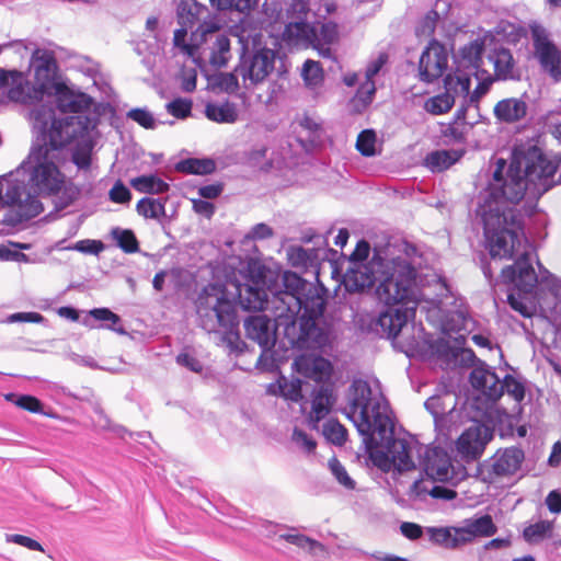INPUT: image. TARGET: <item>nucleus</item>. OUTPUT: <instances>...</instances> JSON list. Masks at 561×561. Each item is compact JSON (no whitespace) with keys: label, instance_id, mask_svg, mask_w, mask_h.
Instances as JSON below:
<instances>
[{"label":"nucleus","instance_id":"nucleus-1","mask_svg":"<svg viewBox=\"0 0 561 561\" xmlns=\"http://www.w3.org/2000/svg\"><path fill=\"white\" fill-rule=\"evenodd\" d=\"M390 407L381 393H374L370 385L363 379L353 381L350 388L348 419L363 437L366 451L373 462L382 470H389L393 462L389 451L379 447L388 445L393 435Z\"/></svg>","mask_w":561,"mask_h":561},{"label":"nucleus","instance_id":"nucleus-2","mask_svg":"<svg viewBox=\"0 0 561 561\" xmlns=\"http://www.w3.org/2000/svg\"><path fill=\"white\" fill-rule=\"evenodd\" d=\"M485 248L492 259L512 260L526 241L523 216L513 208L482 206Z\"/></svg>","mask_w":561,"mask_h":561},{"label":"nucleus","instance_id":"nucleus-3","mask_svg":"<svg viewBox=\"0 0 561 561\" xmlns=\"http://www.w3.org/2000/svg\"><path fill=\"white\" fill-rule=\"evenodd\" d=\"M383 270H379V283L376 294L380 301L387 306H409L414 309L417 302V271L415 266L401 256L386 260V263H379Z\"/></svg>","mask_w":561,"mask_h":561},{"label":"nucleus","instance_id":"nucleus-4","mask_svg":"<svg viewBox=\"0 0 561 561\" xmlns=\"http://www.w3.org/2000/svg\"><path fill=\"white\" fill-rule=\"evenodd\" d=\"M56 154H49V148L45 145H33L28 154V161L33 164L30 180L37 194L55 196L62 188L72 201L79 195V188L70 183L66 185V176L55 163Z\"/></svg>","mask_w":561,"mask_h":561},{"label":"nucleus","instance_id":"nucleus-5","mask_svg":"<svg viewBox=\"0 0 561 561\" xmlns=\"http://www.w3.org/2000/svg\"><path fill=\"white\" fill-rule=\"evenodd\" d=\"M199 325L208 333L238 324L234 304L218 285H207L196 300Z\"/></svg>","mask_w":561,"mask_h":561},{"label":"nucleus","instance_id":"nucleus-6","mask_svg":"<svg viewBox=\"0 0 561 561\" xmlns=\"http://www.w3.org/2000/svg\"><path fill=\"white\" fill-rule=\"evenodd\" d=\"M282 289L274 294L271 304L273 305L276 319L294 323L300 312V299L310 287L297 273L286 271L282 275Z\"/></svg>","mask_w":561,"mask_h":561},{"label":"nucleus","instance_id":"nucleus-7","mask_svg":"<svg viewBox=\"0 0 561 561\" xmlns=\"http://www.w3.org/2000/svg\"><path fill=\"white\" fill-rule=\"evenodd\" d=\"M493 179L499 185L492 187L490 197L484 205L489 202L492 207H500L497 203L500 197L505 202L518 204L527 193L530 195V184L522 173L520 161L511 162L504 179L501 176V169H496Z\"/></svg>","mask_w":561,"mask_h":561},{"label":"nucleus","instance_id":"nucleus-8","mask_svg":"<svg viewBox=\"0 0 561 561\" xmlns=\"http://www.w3.org/2000/svg\"><path fill=\"white\" fill-rule=\"evenodd\" d=\"M520 162L522 173L530 184V196L539 198L552 186L550 180L558 164L536 148L529 150Z\"/></svg>","mask_w":561,"mask_h":561},{"label":"nucleus","instance_id":"nucleus-9","mask_svg":"<svg viewBox=\"0 0 561 561\" xmlns=\"http://www.w3.org/2000/svg\"><path fill=\"white\" fill-rule=\"evenodd\" d=\"M0 205L14 208L21 219L36 217L43 210L37 196L32 195L22 181L0 182Z\"/></svg>","mask_w":561,"mask_h":561},{"label":"nucleus","instance_id":"nucleus-10","mask_svg":"<svg viewBox=\"0 0 561 561\" xmlns=\"http://www.w3.org/2000/svg\"><path fill=\"white\" fill-rule=\"evenodd\" d=\"M535 56L540 66L554 81L561 80V49L549 38L541 26L531 27Z\"/></svg>","mask_w":561,"mask_h":561},{"label":"nucleus","instance_id":"nucleus-11","mask_svg":"<svg viewBox=\"0 0 561 561\" xmlns=\"http://www.w3.org/2000/svg\"><path fill=\"white\" fill-rule=\"evenodd\" d=\"M36 92L51 95L61 81H58V64L53 51H36L33 57Z\"/></svg>","mask_w":561,"mask_h":561},{"label":"nucleus","instance_id":"nucleus-12","mask_svg":"<svg viewBox=\"0 0 561 561\" xmlns=\"http://www.w3.org/2000/svg\"><path fill=\"white\" fill-rule=\"evenodd\" d=\"M387 259L375 253L367 264L351 265L344 275V285L348 291H363L379 283L381 275L379 263H386Z\"/></svg>","mask_w":561,"mask_h":561},{"label":"nucleus","instance_id":"nucleus-13","mask_svg":"<svg viewBox=\"0 0 561 561\" xmlns=\"http://www.w3.org/2000/svg\"><path fill=\"white\" fill-rule=\"evenodd\" d=\"M448 65V55L443 44L433 39L422 53L419 69L422 81L431 83L440 78Z\"/></svg>","mask_w":561,"mask_h":561},{"label":"nucleus","instance_id":"nucleus-14","mask_svg":"<svg viewBox=\"0 0 561 561\" xmlns=\"http://www.w3.org/2000/svg\"><path fill=\"white\" fill-rule=\"evenodd\" d=\"M501 275L505 282L515 283L516 287L525 294L530 293L538 282L528 251H523L514 264L505 266Z\"/></svg>","mask_w":561,"mask_h":561},{"label":"nucleus","instance_id":"nucleus-15","mask_svg":"<svg viewBox=\"0 0 561 561\" xmlns=\"http://www.w3.org/2000/svg\"><path fill=\"white\" fill-rule=\"evenodd\" d=\"M524 460V451L516 447L499 450L486 467L483 481L494 483L497 478L514 474Z\"/></svg>","mask_w":561,"mask_h":561},{"label":"nucleus","instance_id":"nucleus-16","mask_svg":"<svg viewBox=\"0 0 561 561\" xmlns=\"http://www.w3.org/2000/svg\"><path fill=\"white\" fill-rule=\"evenodd\" d=\"M274 64L275 53L272 49L262 48L253 54L248 65L237 67V72L244 82L250 80L251 83L257 84L274 70Z\"/></svg>","mask_w":561,"mask_h":561},{"label":"nucleus","instance_id":"nucleus-17","mask_svg":"<svg viewBox=\"0 0 561 561\" xmlns=\"http://www.w3.org/2000/svg\"><path fill=\"white\" fill-rule=\"evenodd\" d=\"M77 131L75 117L54 118L42 142L37 141L35 145H45L47 149L49 148V154H56L57 150L66 147L77 137Z\"/></svg>","mask_w":561,"mask_h":561},{"label":"nucleus","instance_id":"nucleus-18","mask_svg":"<svg viewBox=\"0 0 561 561\" xmlns=\"http://www.w3.org/2000/svg\"><path fill=\"white\" fill-rule=\"evenodd\" d=\"M486 427L474 425L467 428L457 439V450L466 459L479 458L491 439Z\"/></svg>","mask_w":561,"mask_h":561},{"label":"nucleus","instance_id":"nucleus-19","mask_svg":"<svg viewBox=\"0 0 561 561\" xmlns=\"http://www.w3.org/2000/svg\"><path fill=\"white\" fill-rule=\"evenodd\" d=\"M244 330L247 337L257 343L263 351L275 345L276 330L266 316H250L244 321Z\"/></svg>","mask_w":561,"mask_h":561},{"label":"nucleus","instance_id":"nucleus-20","mask_svg":"<svg viewBox=\"0 0 561 561\" xmlns=\"http://www.w3.org/2000/svg\"><path fill=\"white\" fill-rule=\"evenodd\" d=\"M423 469L434 481L445 482L450 479L451 460L440 447H427L424 451Z\"/></svg>","mask_w":561,"mask_h":561},{"label":"nucleus","instance_id":"nucleus-21","mask_svg":"<svg viewBox=\"0 0 561 561\" xmlns=\"http://www.w3.org/2000/svg\"><path fill=\"white\" fill-rule=\"evenodd\" d=\"M497 531V527L491 515L485 514L476 518H467L462 526L458 527V542L462 546L471 543L476 538L492 537Z\"/></svg>","mask_w":561,"mask_h":561},{"label":"nucleus","instance_id":"nucleus-22","mask_svg":"<svg viewBox=\"0 0 561 561\" xmlns=\"http://www.w3.org/2000/svg\"><path fill=\"white\" fill-rule=\"evenodd\" d=\"M469 380L474 389L482 391L491 400L495 401L503 396V386L495 373L477 367L470 373Z\"/></svg>","mask_w":561,"mask_h":561},{"label":"nucleus","instance_id":"nucleus-23","mask_svg":"<svg viewBox=\"0 0 561 561\" xmlns=\"http://www.w3.org/2000/svg\"><path fill=\"white\" fill-rule=\"evenodd\" d=\"M528 105L522 98H505L500 100L493 108L497 121L513 124L526 117Z\"/></svg>","mask_w":561,"mask_h":561},{"label":"nucleus","instance_id":"nucleus-24","mask_svg":"<svg viewBox=\"0 0 561 561\" xmlns=\"http://www.w3.org/2000/svg\"><path fill=\"white\" fill-rule=\"evenodd\" d=\"M407 322V310L388 309L379 314L376 330L387 339H396Z\"/></svg>","mask_w":561,"mask_h":561},{"label":"nucleus","instance_id":"nucleus-25","mask_svg":"<svg viewBox=\"0 0 561 561\" xmlns=\"http://www.w3.org/2000/svg\"><path fill=\"white\" fill-rule=\"evenodd\" d=\"M335 403L333 390L328 385H322L313 394L309 420L312 427L317 428L318 423L325 419Z\"/></svg>","mask_w":561,"mask_h":561},{"label":"nucleus","instance_id":"nucleus-26","mask_svg":"<svg viewBox=\"0 0 561 561\" xmlns=\"http://www.w3.org/2000/svg\"><path fill=\"white\" fill-rule=\"evenodd\" d=\"M387 448L391 456L393 467L398 471L403 472L415 469V463L412 459V446L407 439L394 438L393 435H391Z\"/></svg>","mask_w":561,"mask_h":561},{"label":"nucleus","instance_id":"nucleus-27","mask_svg":"<svg viewBox=\"0 0 561 561\" xmlns=\"http://www.w3.org/2000/svg\"><path fill=\"white\" fill-rule=\"evenodd\" d=\"M488 59L493 65V79L507 80L514 78L515 60L508 48H494L489 54Z\"/></svg>","mask_w":561,"mask_h":561},{"label":"nucleus","instance_id":"nucleus-28","mask_svg":"<svg viewBox=\"0 0 561 561\" xmlns=\"http://www.w3.org/2000/svg\"><path fill=\"white\" fill-rule=\"evenodd\" d=\"M295 365L301 374L318 382L329 378L332 371L331 363L323 357H301Z\"/></svg>","mask_w":561,"mask_h":561},{"label":"nucleus","instance_id":"nucleus-29","mask_svg":"<svg viewBox=\"0 0 561 561\" xmlns=\"http://www.w3.org/2000/svg\"><path fill=\"white\" fill-rule=\"evenodd\" d=\"M57 96L58 108L64 113H79L87 107L83 93H73L66 83H60L53 93Z\"/></svg>","mask_w":561,"mask_h":561},{"label":"nucleus","instance_id":"nucleus-30","mask_svg":"<svg viewBox=\"0 0 561 561\" xmlns=\"http://www.w3.org/2000/svg\"><path fill=\"white\" fill-rule=\"evenodd\" d=\"M131 187L144 194H163L169 191L170 185L154 174L140 175L130 180Z\"/></svg>","mask_w":561,"mask_h":561},{"label":"nucleus","instance_id":"nucleus-31","mask_svg":"<svg viewBox=\"0 0 561 561\" xmlns=\"http://www.w3.org/2000/svg\"><path fill=\"white\" fill-rule=\"evenodd\" d=\"M175 170L185 174L207 175L216 170V163L210 158H187L175 164Z\"/></svg>","mask_w":561,"mask_h":561},{"label":"nucleus","instance_id":"nucleus-32","mask_svg":"<svg viewBox=\"0 0 561 561\" xmlns=\"http://www.w3.org/2000/svg\"><path fill=\"white\" fill-rule=\"evenodd\" d=\"M240 304L247 310H264L268 308L267 295L264 289L247 286L240 290Z\"/></svg>","mask_w":561,"mask_h":561},{"label":"nucleus","instance_id":"nucleus-33","mask_svg":"<svg viewBox=\"0 0 561 561\" xmlns=\"http://www.w3.org/2000/svg\"><path fill=\"white\" fill-rule=\"evenodd\" d=\"M318 317L309 316L302 312H299L297 314V318L294 323L286 322L285 320L276 319L277 325H284L286 328V332L288 333L289 330H295L296 327L299 328V333L297 335V341L305 342L308 340L312 333V331L316 329V321Z\"/></svg>","mask_w":561,"mask_h":561},{"label":"nucleus","instance_id":"nucleus-34","mask_svg":"<svg viewBox=\"0 0 561 561\" xmlns=\"http://www.w3.org/2000/svg\"><path fill=\"white\" fill-rule=\"evenodd\" d=\"M430 540L447 549H457L462 547L461 542L456 541L459 538L458 527H431L427 529Z\"/></svg>","mask_w":561,"mask_h":561},{"label":"nucleus","instance_id":"nucleus-35","mask_svg":"<svg viewBox=\"0 0 561 561\" xmlns=\"http://www.w3.org/2000/svg\"><path fill=\"white\" fill-rule=\"evenodd\" d=\"M301 78L309 89L320 88L324 82V70L319 61L307 59L301 68Z\"/></svg>","mask_w":561,"mask_h":561},{"label":"nucleus","instance_id":"nucleus-36","mask_svg":"<svg viewBox=\"0 0 561 561\" xmlns=\"http://www.w3.org/2000/svg\"><path fill=\"white\" fill-rule=\"evenodd\" d=\"M300 301V312L318 318L322 316L325 301L323 297L320 296L314 288H312L311 285L305 291V295Z\"/></svg>","mask_w":561,"mask_h":561},{"label":"nucleus","instance_id":"nucleus-37","mask_svg":"<svg viewBox=\"0 0 561 561\" xmlns=\"http://www.w3.org/2000/svg\"><path fill=\"white\" fill-rule=\"evenodd\" d=\"M206 116L217 123H234L238 119L236 106L229 102L220 105L208 104L206 106Z\"/></svg>","mask_w":561,"mask_h":561},{"label":"nucleus","instance_id":"nucleus-38","mask_svg":"<svg viewBox=\"0 0 561 561\" xmlns=\"http://www.w3.org/2000/svg\"><path fill=\"white\" fill-rule=\"evenodd\" d=\"M455 104V98L449 92L434 95L426 100L424 108L433 115H442L448 113Z\"/></svg>","mask_w":561,"mask_h":561},{"label":"nucleus","instance_id":"nucleus-39","mask_svg":"<svg viewBox=\"0 0 561 561\" xmlns=\"http://www.w3.org/2000/svg\"><path fill=\"white\" fill-rule=\"evenodd\" d=\"M314 35V28L304 20L288 23L284 31L285 38L296 43L310 41Z\"/></svg>","mask_w":561,"mask_h":561},{"label":"nucleus","instance_id":"nucleus-40","mask_svg":"<svg viewBox=\"0 0 561 561\" xmlns=\"http://www.w3.org/2000/svg\"><path fill=\"white\" fill-rule=\"evenodd\" d=\"M136 210L140 216L150 219H159L165 215L164 202L150 197L139 199Z\"/></svg>","mask_w":561,"mask_h":561},{"label":"nucleus","instance_id":"nucleus-41","mask_svg":"<svg viewBox=\"0 0 561 561\" xmlns=\"http://www.w3.org/2000/svg\"><path fill=\"white\" fill-rule=\"evenodd\" d=\"M323 436L333 445L343 446L347 440V430L336 419L328 420L322 430Z\"/></svg>","mask_w":561,"mask_h":561},{"label":"nucleus","instance_id":"nucleus-42","mask_svg":"<svg viewBox=\"0 0 561 561\" xmlns=\"http://www.w3.org/2000/svg\"><path fill=\"white\" fill-rule=\"evenodd\" d=\"M230 39L221 34L217 37L210 55V64L217 68L225 67L230 57Z\"/></svg>","mask_w":561,"mask_h":561},{"label":"nucleus","instance_id":"nucleus-43","mask_svg":"<svg viewBox=\"0 0 561 561\" xmlns=\"http://www.w3.org/2000/svg\"><path fill=\"white\" fill-rule=\"evenodd\" d=\"M552 520H540L524 528L523 537L527 542H538L551 535L553 530Z\"/></svg>","mask_w":561,"mask_h":561},{"label":"nucleus","instance_id":"nucleus-44","mask_svg":"<svg viewBox=\"0 0 561 561\" xmlns=\"http://www.w3.org/2000/svg\"><path fill=\"white\" fill-rule=\"evenodd\" d=\"M184 10H185V8L181 7L178 12V22L181 25V27L175 30L174 36H173L174 46H176L179 48L185 44L187 28L192 27L196 20L195 15L193 13H191L190 11L186 14H184Z\"/></svg>","mask_w":561,"mask_h":561},{"label":"nucleus","instance_id":"nucleus-45","mask_svg":"<svg viewBox=\"0 0 561 561\" xmlns=\"http://www.w3.org/2000/svg\"><path fill=\"white\" fill-rule=\"evenodd\" d=\"M455 161L446 150L433 151L425 159L426 167L432 171H444L453 165Z\"/></svg>","mask_w":561,"mask_h":561},{"label":"nucleus","instance_id":"nucleus-46","mask_svg":"<svg viewBox=\"0 0 561 561\" xmlns=\"http://www.w3.org/2000/svg\"><path fill=\"white\" fill-rule=\"evenodd\" d=\"M484 51V42L476 39L463 46L461 49L462 58L466 59L471 66L480 67L482 62V55Z\"/></svg>","mask_w":561,"mask_h":561},{"label":"nucleus","instance_id":"nucleus-47","mask_svg":"<svg viewBox=\"0 0 561 561\" xmlns=\"http://www.w3.org/2000/svg\"><path fill=\"white\" fill-rule=\"evenodd\" d=\"M278 388L280 394L287 400L298 402L302 399L300 379L287 380L286 378H280L278 380Z\"/></svg>","mask_w":561,"mask_h":561},{"label":"nucleus","instance_id":"nucleus-48","mask_svg":"<svg viewBox=\"0 0 561 561\" xmlns=\"http://www.w3.org/2000/svg\"><path fill=\"white\" fill-rule=\"evenodd\" d=\"M376 133L373 129L360 131L356 139V149L365 157L375 154Z\"/></svg>","mask_w":561,"mask_h":561},{"label":"nucleus","instance_id":"nucleus-49","mask_svg":"<svg viewBox=\"0 0 561 561\" xmlns=\"http://www.w3.org/2000/svg\"><path fill=\"white\" fill-rule=\"evenodd\" d=\"M279 538L297 546L298 548H308L309 551H313L316 549L324 551V546L322 543L302 534H283L279 536Z\"/></svg>","mask_w":561,"mask_h":561},{"label":"nucleus","instance_id":"nucleus-50","mask_svg":"<svg viewBox=\"0 0 561 561\" xmlns=\"http://www.w3.org/2000/svg\"><path fill=\"white\" fill-rule=\"evenodd\" d=\"M193 103L188 99L178 98L167 104V111L173 117L184 119L191 116Z\"/></svg>","mask_w":561,"mask_h":561},{"label":"nucleus","instance_id":"nucleus-51","mask_svg":"<svg viewBox=\"0 0 561 561\" xmlns=\"http://www.w3.org/2000/svg\"><path fill=\"white\" fill-rule=\"evenodd\" d=\"M329 466L332 474L335 477L340 484H342L348 490L355 489V481L348 476L345 467L340 462L339 459H330Z\"/></svg>","mask_w":561,"mask_h":561},{"label":"nucleus","instance_id":"nucleus-52","mask_svg":"<svg viewBox=\"0 0 561 561\" xmlns=\"http://www.w3.org/2000/svg\"><path fill=\"white\" fill-rule=\"evenodd\" d=\"M503 391L505 390L515 401L522 402L525 398V387L512 375H506L501 382Z\"/></svg>","mask_w":561,"mask_h":561},{"label":"nucleus","instance_id":"nucleus-53","mask_svg":"<svg viewBox=\"0 0 561 561\" xmlns=\"http://www.w3.org/2000/svg\"><path fill=\"white\" fill-rule=\"evenodd\" d=\"M293 442L308 455L314 454L317 449V442L306 432L295 428L291 435Z\"/></svg>","mask_w":561,"mask_h":561},{"label":"nucleus","instance_id":"nucleus-54","mask_svg":"<svg viewBox=\"0 0 561 561\" xmlns=\"http://www.w3.org/2000/svg\"><path fill=\"white\" fill-rule=\"evenodd\" d=\"M117 242H118V247L125 253H135L139 249L138 240H137L135 233L129 229L123 230L118 233Z\"/></svg>","mask_w":561,"mask_h":561},{"label":"nucleus","instance_id":"nucleus-55","mask_svg":"<svg viewBox=\"0 0 561 561\" xmlns=\"http://www.w3.org/2000/svg\"><path fill=\"white\" fill-rule=\"evenodd\" d=\"M127 117L146 129H151L154 127V118L152 114L147 110L133 108L127 113Z\"/></svg>","mask_w":561,"mask_h":561},{"label":"nucleus","instance_id":"nucleus-56","mask_svg":"<svg viewBox=\"0 0 561 561\" xmlns=\"http://www.w3.org/2000/svg\"><path fill=\"white\" fill-rule=\"evenodd\" d=\"M14 404L27 412L31 413H42L43 412V403L39 399L34 396L23 394L18 397L14 401Z\"/></svg>","mask_w":561,"mask_h":561},{"label":"nucleus","instance_id":"nucleus-57","mask_svg":"<svg viewBox=\"0 0 561 561\" xmlns=\"http://www.w3.org/2000/svg\"><path fill=\"white\" fill-rule=\"evenodd\" d=\"M5 540L8 542H13L19 546L25 547L33 551L44 552V548L38 541H36L27 536H24V535H20V534L7 535Z\"/></svg>","mask_w":561,"mask_h":561},{"label":"nucleus","instance_id":"nucleus-58","mask_svg":"<svg viewBox=\"0 0 561 561\" xmlns=\"http://www.w3.org/2000/svg\"><path fill=\"white\" fill-rule=\"evenodd\" d=\"M90 314L99 321H110L111 325L108 327L112 330H116L118 332H123L122 329H116L115 325L119 323L121 319L119 317L107 308H96L90 311Z\"/></svg>","mask_w":561,"mask_h":561},{"label":"nucleus","instance_id":"nucleus-59","mask_svg":"<svg viewBox=\"0 0 561 561\" xmlns=\"http://www.w3.org/2000/svg\"><path fill=\"white\" fill-rule=\"evenodd\" d=\"M108 194L111 201L118 204H125L131 199L130 191L121 181L113 185Z\"/></svg>","mask_w":561,"mask_h":561},{"label":"nucleus","instance_id":"nucleus-60","mask_svg":"<svg viewBox=\"0 0 561 561\" xmlns=\"http://www.w3.org/2000/svg\"><path fill=\"white\" fill-rule=\"evenodd\" d=\"M320 38L327 44H333L339 39V26L334 22L323 23L320 27Z\"/></svg>","mask_w":561,"mask_h":561},{"label":"nucleus","instance_id":"nucleus-61","mask_svg":"<svg viewBox=\"0 0 561 561\" xmlns=\"http://www.w3.org/2000/svg\"><path fill=\"white\" fill-rule=\"evenodd\" d=\"M369 251H370L369 243L365 240H360L356 244L353 253L351 254V257H350L351 265L365 264L364 261L367 260V257L369 255Z\"/></svg>","mask_w":561,"mask_h":561},{"label":"nucleus","instance_id":"nucleus-62","mask_svg":"<svg viewBox=\"0 0 561 561\" xmlns=\"http://www.w3.org/2000/svg\"><path fill=\"white\" fill-rule=\"evenodd\" d=\"M28 91L30 83L26 81L25 83H19L16 87L10 89L9 96L21 103H30L33 98Z\"/></svg>","mask_w":561,"mask_h":561},{"label":"nucleus","instance_id":"nucleus-63","mask_svg":"<svg viewBox=\"0 0 561 561\" xmlns=\"http://www.w3.org/2000/svg\"><path fill=\"white\" fill-rule=\"evenodd\" d=\"M176 363L181 366L186 367L193 373H202L203 370V364L199 362V359L185 352L180 353L176 356Z\"/></svg>","mask_w":561,"mask_h":561},{"label":"nucleus","instance_id":"nucleus-64","mask_svg":"<svg viewBox=\"0 0 561 561\" xmlns=\"http://www.w3.org/2000/svg\"><path fill=\"white\" fill-rule=\"evenodd\" d=\"M72 162L79 169H88L91 165V150L83 147H78L72 153Z\"/></svg>","mask_w":561,"mask_h":561}]
</instances>
